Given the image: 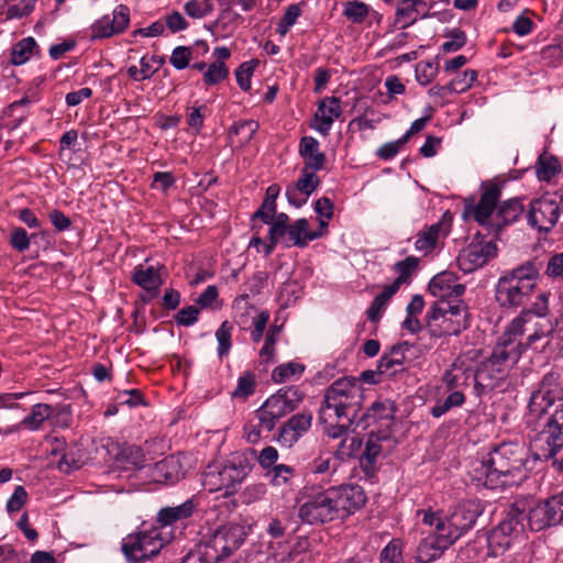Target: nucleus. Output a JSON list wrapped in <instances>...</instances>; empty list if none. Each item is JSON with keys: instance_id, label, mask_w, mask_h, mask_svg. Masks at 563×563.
Wrapping results in <instances>:
<instances>
[{"instance_id": "f257e3e1", "label": "nucleus", "mask_w": 563, "mask_h": 563, "mask_svg": "<svg viewBox=\"0 0 563 563\" xmlns=\"http://www.w3.org/2000/svg\"><path fill=\"white\" fill-rule=\"evenodd\" d=\"M551 320L534 322L533 312L522 310L506 328L493 347L490 355L482 362L475 374L478 394L494 389L504 380L509 369L517 364L526 349L534 341L554 331Z\"/></svg>"}, {"instance_id": "f03ea898", "label": "nucleus", "mask_w": 563, "mask_h": 563, "mask_svg": "<svg viewBox=\"0 0 563 563\" xmlns=\"http://www.w3.org/2000/svg\"><path fill=\"white\" fill-rule=\"evenodd\" d=\"M549 416L539 442L548 444L547 456L553 455L558 449L563 448V377L556 372L547 373L532 390L528 402V419H539Z\"/></svg>"}, {"instance_id": "7ed1b4c3", "label": "nucleus", "mask_w": 563, "mask_h": 563, "mask_svg": "<svg viewBox=\"0 0 563 563\" xmlns=\"http://www.w3.org/2000/svg\"><path fill=\"white\" fill-rule=\"evenodd\" d=\"M525 461L526 451L522 445L501 443L483 460L473 462L470 474L477 486L495 488L501 477L521 472Z\"/></svg>"}, {"instance_id": "20e7f679", "label": "nucleus", "mask_w": 563, "mask_h": 563, "mask_svg": "<svg viewBox=\"0 0 563 563\" xmlns=\"http://www.w3.org/2000/svg\"><path fill=\"white\" fill-rule=\"evenodd\" d=\"M254 449L231 453L220 466L208 465L203 473V485L210 492L224 490V496L234 495L253 468Z\"/></svg>"}, {"instance_id": "39448f33", "label": "nucleus", "mask_w": 563, "mask_h": 563, "mask_svg": "<svg viewBox=\"0 0 563 563\" xmlns=\"http://www.w3.org/2000/svg\"><path fill=\"white\" fill-rule=\"evenodd\" d=\"M363 390L354 377H342L334 380L324 391L323 405L319 411V420L336 418L356 419L363 406Z\"/></svg>"}, {"instance_id": "423d86ee", "label": "nucleus", "mask_w": 563, "mask_h": 563, "mask_svg": "<svg viewBox=\"0 0 563 563\" xmlns=\"http://www.w3.org/2000/svg\"><path fill=\"white\" fill-rule=\"evenodd\" d=\"M539 277V268L527 262L499 278L496 286V300L505 308L526 305L530 299Z\"/></svg>"}, {"instance_id": "0eeeda50", "label": "nucleus", "mask_w": 563, "mask_h": 563, "mask_svg": "<svg viewBox=\"0 0 563 563\" xmlns=\"http://www.w3.org/2000/svg\"><path fill=\"white\" fill-rule=\"evenodd\" d=\"M427 327L438 338L460 334L468 327L465 303L462 299L437 300L427 313Z\"/></svg>"}, {"instance_id": "6e6552de", "label": "nucleus", "mask_w": 563, "mask_h": 563, "mask_svg": "<svg viewBox=\"0 0 563 563\" xmlns=\"http://www.w3.org/2000/svg\"><path fill=\"white\" fill-rule=\"evenodd\" d=\"M249 528L240 522H228L201 534L199 543L218 563L233 554L244 543Z\"/></svg>"}, {"instance_id": "1a4fd4ad", "label": "nucleus", "mask_w": 563, "mask_h": 563, "mask_svg": "<svg viewBox=\"0 0 563 563\" xmlns=\"http://www.w3.org/2000/svg\"><path fill=\"white\" fill-rule=\"evenodd\" d=\"M525 519L527 516L523 511L516 507L510 508L506 517L487 534V547L492 555L503 554L523 536Z\"/></svg>"}, {"instance_id": "9d476101", "label": "nucleus", "mask_w": 563, "mask_h": 563, "mask_svg": "<svg viewBox=\"0 0 563 563\" xmlns=\"http://www.w3.org/2000/svg\"><path fill=\"white\" fill-rule=\"evenodd\" d=\"M164 538L157 527L128 536L122 542V552L130 562L148 560L159 553Z\"/></svg>"}, {"instance_id": "9b49d317", "label": "nucleus", "mask_w": 563, "mask_h": 563, "mask_svg": "<svg viewBox=\"0 0 563 563\" xmlns=\"http://www.w3.org/2000/svg\"><path fill=\"white\" fill-rule=\"evenodd\" d=\"M501 196V187L494 179L484 180L479 187V199L474 198L465 200L464 214L473 217L474 220L483 227L490 223L494 211L498 208Z\"/></svg>"}, {"instance_id": "f8f14e48", "label": "nucleus", "mask_w": 563, "mask_h": 563, "mask_svg": "<svg viewBox=\"0 0 563 563\" xmlns=\"http://www.w3.org/2000/svg\"><path fill=\"white\" fill-rule=\"evenodd\" d=\"M563 209V196L545 195L530 202L527 212L528 224L540 232H549L556 224Z\"/></svg>"}, {"instance_id": "ddd939ff", "label": "nucleus", "mask_w": 563, "mask_h": 563, "mask_svg": "<svg viewBox=\"0 0 563 563\" xmlns=\"http://www.w3.org/2000/svg\"><path fill=\"white\" fill-rule=\"evenodd\" d=\"M298 517L308 525H323L336 520L330 488L308 496L298 507Z\"/></svg>"}, {"instance_id": "4468645a", "label": "nucleus", "mask_w": 563, "mask_h": 563, "mask_svg": "<svg viewBox=\"0 0 563 563\" xmlns=\"http://www.w3.org/2000/svg\"><path fill=\"white\" fill-rule=\"evenodd\" d=\"M528 525L533 531L563 522V492L533 506L527 515Z\"/></svg>"}, {"instance_id": "2eb2a0df", "label": "nucleus", "mask_w": 563, "mask_h": 563, "mask_svg": "<svg viewBox=\"0 0 563 563\" xmlns=\"http://www.w3.org/2000/svg\"><path fill=\"white\" fill-rule=\"evenodd\" d=\"M330 495L336 519H344L361 509L366 503V496L361 486L345 485L330 487Z\"/></svg>"}, {"instance_id": "dca6fc26", "label": "nucleus", "mask_w": 563, "mask_h": 563, "mask_svg": "<svg viewBox=\"0 0 563 563\" xmlns=\"http://www.w3.org/2000/svg\"><path fill=\"white\" fill-rule=\"evenodd\" d=\"M130 23V10L126 5H118L111 15L106 14L91 25V40L107 38L125 31Z\"/></svg>"}, {"instance_id": "f3484780", "label": "nucleus", "mask_w": 563, "mask_h": 563, "mask_svg": "<svg viewBox=\"0 0 563 563\" xmlns=\"http://www.w3.org/2000/svg\"><path fill=\"white\" fill-rule=\"evenodd\" d=\"M396 408L391 400H377L372 404L367 411L360 418L364 427L377 424V433L386 431L390 434V427L395 419Z\"/></svg>"}, {"instance_id": "a211bd4d", "label": "nucleus", "mask_w": 563, "mask_h": 563, "mask_svg": "<svg viewBox=\"0 0 563 563\" xmlns=\"http://www.w3.org/2000/svg\"><path fill=\"white\" fill-rule=\"evenodd\" d=\"M312 422V416L300 412L290 417L278 430L277 442L284 448H291L307 433Z\"/></svg>"}, {"instance_id": "6ab92c4d", "label": "nucleus", "mask_w": 563, "mask_h": 563, "mask_svg": "<svg viewBox=\"0 0 563 563\" xmlns=\"http://www.w3.org/2000/svg\"><path fill=\"white\" fill-rule=\"evenodd\" d=\"M428 288L438 300L461 299L465 292V286L457 283V277L452 272H442L435 275L430 280Z\"/></svg>"}, {"instance_id": "aec40b11", "label": "nucleus", "mask_w": 563, "mask_h": 563, "mask_svg": "<svg viewBox=\"0 0 563 563\" xmlns=\"http://www.w3.org/2000/svg\"><path fill=\"white\" fill-rule=\"evenodd\" d=\"M484 506L478 499H466L459 503L450 515V526L463 532L472 529L477 518L483 514Z\"/></svg>"}, {"instance_id": "412c9836", "label": "nucleus", "mask_w": 563, "mask_h": 563, "mask_svg": "<svg viewBox=\"0 0 563 563\" xmlns=\"http://www.w3.org/2000/svg\"><path fill=\"white\" fill-rule=\"evenodd\" d=\"M342 113L340 99L336 97H325L320 100L314 114L316 124L313 128L322 135H328L335 119Z\"/></svg>"}, {"instance_id": "4be33fe9", "label": "nucleus", "mask_w": 563, "mask_h": 563, "mask_svg": "<svg viewBox=\"0 0 563 563\" xmlns=\"http://www.w3.org/2000/svg\"><path fill=\"white\" fill-rule=\"evenodd\" d=\"M70 415L69 406H51L48 404H36L32 407L31 412L24 417L19 427L35 431L41 429L44 421L54 416Z\"/></svg>"}, {"instance_id": "5701e85b", "label": "nucleus", "mask_w": 563, "mask_h": 563, "mask_svg": "<svg viewBox=\"0 0 563 563\" xmlns=\"http://www.w3.org/2000/svg\"><path fill=\"white\" fill-rule=\"evenodd\" d=\"M452 538H435L432 533L423 538L416 550L415 559L419 563H432L439 560L451 547Z\"/></svg>"}, {"instance_id": "b1692460", "label": "nucleus", "mask_w": 563, "mask_h": 563, "mask_svg": "<svg viewBox=\"0 0 563 563\" xmlns=\"http://www.w3.org/2000/svg\"><path fill=\"white\" fill-rule=\"evenodd\" d=\"M198 501L195 498H189L180 505L173 507H164L159 509L156 517V522L161 528L173 526L177 522H183L196 512Z\"/></svg>"}, {"instance_id": "393cba45", "label": "nucleus", "mask_w": 563, "mask_h": 563, "mask_svg": "<svg viewBox=\"0 0 563 563\" xmlns=\"http://www.w3.org/2000/svg\"><path fill=\"white\" fill-rule=\"evenodd\" d=\"M319 142L312 136H303L300 140V154L305 159L302 176H314V173L323 167L324 154L319 150Z\"/></svg>"}, {"instance_id": "a878e982", "label": "nucleus", "mask_w": 563, "mask_h": 563, "mask_svg": "<svg viewBox=\"0 0 563 563\" xmlns=\"http://www.w3.org/2000/svg\"><path fill=\"white\" fill-rule=\"evenodd\" d=\"M523 210V205L519 199H508L498 206L495 217L490 219V223L486 227L495 232H499L504 227L517 221Z\"/></svg>"}, {"instance_id": "bb28decb", "label": "nucleus", "mask_w": 563, "mask_h": 563, "mask_svg": "<svg viewBox=\"0 0 563 563\" xmlns=\"http://www.w3.org/2000/svg\"><path fill=\"white\" fill-rule=\"evenodd\" d=\"M150 471V475L154 482L174 483L180 477L181 465L174 455H169L152 465Z\"/></svg>"}, {"instance_id": "cd10ccee", "label": "nucleus", "mask_w": 563, "mask_h": 563, "mask_svg": "<svg viewBox=\"0 0 563 563\" xmlns=\"http://www.w3.org/2000/svg\"><path fill=\"white\" fill-rule=\"evenodd\" d=\"M445 216L437 223L431 224L423 231L419 232L415 242L417 251L430 252L435 247L437 240L441 234H446L450 224L445 222Z\"/></svg>"}, {"instance_id": "c85d7f7f", "label": "nucleus", "mask_w": 563, "mask_h": 563, "mask_svg": "<svg viewBox=\"0 0 563 563\" xmlns=\"http://www.w3.org/2000/svg\"><path fill=\"white\" fill-rule=\"evenodd\" d=\"M405 347L407 343L397 344L390 347L389 352L384 354L377 365L378 374L393 375L397 372L396 367L402 366L406 355Z\"/></svg>"}, {"instance_id": "c756f323", "label": "nucleus", "mask_w": 563, "mask_h": 563, "mask_svg": "<svg viewBox=\"0 0 563 563\" xmlns=\"http://www.w3.org/2000/svg\"><path fill=\"white\" fill-rule=\"evenodd\" d=\"M133 282L146 291H156L162 285L158 268L139 265L133 273Z\"/></svg>"}, {"instance_id": "7c9ffc66", "label": "nucleus", "mask_w": 563, "mask_h": 563, "mask_svg": "<svg viewBox=\"0 0 563 563\" xmlns=\"http://www.w3.org/2000/svg\"><path fill=\"white\" fill-rule=\"evenodd\" d=\"M397 16L406 18L408 21L405 26H408L417 21V15L420 14L422 19L429 16V8L423 0H400L396 10Z\"/></svg>"}, {"instance_id": "2f4dec72", "label": "nucleus", "mask_w": 563, "mask_h": 563, "mask_svg": "<svg viewBox=\"0 0 563 563\" xmlns=\"http://www.w3.org/2000/svg\"><path fill=\"white\" fill-rule=\"evenodd\" d=\"M308 220L298 219L288 229L289 239L294 242V245L305 247L308 242L317 240L322 236V232L308 231Z\"/></svg>"}, {"instance_id": "473e14b6", "label": "nucleus", "mask_w": 563, "mask_h": 563, "mask_svg": "<svg viewBox=\"0 0 563 563\" xmlns=\"http://www.w3.org/2000/svg\"><path fill=\"white\" fill-rule=\"evenodd\" d=\"M389 438V433L386 431H382L380 433H377L375 430H371L368 439L365 444V450L362 455V463H366V467L371 466L373 467L377 457L379 456L382 452V446L379 444V441L386 440Z\"/></svg>"}, {"instance_id": "72a5a7b5", "label": "nucleus", "mask_w": 563, "mask_h": 563, "mask_svg": "<svg viewBox=\"0 0 563 563\" xmlns=\"http://www.w3.org/2000/svg\"><path fill=\"white\" fill-rule=\"evenodd\" d=\"M34 54H38L36 41L31 36L22 38L12 47L11 63L13 65H23Z\"/></svg>"}, {"instance_id": "f704fd0d", "label": "nucleus", "mask_w": 563, "mask_h": 563, "mask_svg": "<svg viewBox=\"0 0 563 563\" xmlns=\"http://www.w3.org/2000/svg\"><path fill=\"white\" fill-rule=\"evenodd\" d=\"M318 178H299L296 188L287 190V198L291 205L299 207L308 196L317 188Z\"/></svg>"}, {"instance_id": "c9c22d12", "label": "nucleus", "mask_w": 563, "mask_h": 563, "mask_svg": "<svg viewBox=\"0 0 563 563\" xmlns=\"http://www.w3.org/2000/svg\"><path fill=\"white\" fill-rule=\"evenodd\" d=\"M308 540H298L288 551L274 553L275 563H302L307 559Z\"/></svg>"}, {"instance_id": "e433bc0d", "label": "nucleus", "mask_w": 563, "mask_h": 563, "mask_svg": "<svg viewBox=\"0 0 563 563\" xmlns=\"http://www.w3.org/2000/svg\"><path fill=\"white\" fill-rule=\"evenodd\" d=\"M465 395L461 390H454L443 400L437 402L431 408V415L434 418H440L450 411L452 408L462 407L465 402Z\"/></svg>"}, {"instance_id": "4c0bfd02", "label": "nucleus", "mask_w": 563, "mask_h": 563, "mask_svg": "<svg viewBox=\"0 0 563 563\" xmlns=\"http://www.w3.org/2000/svg\"><path fill=\"white\" fill-rule=\"evenodd\" d=\"M302 5H305L303 2L292 3L285 9V12L276 27V32L280 36H285L289 32L290 27L296 24L298 18L302 13Z\"/></svg>"}, {"instance_id": "58836bf2", "label": "nucleus", "mask_w": 563, "mask_h": 563, "mask_svg": "<svg viewBox=\"0 0 563 563\" xmlns=\"http://www.w3.org/2000/svg\"><path fill=\"white\" fill-rule=\"evenodd\" d=\"M256 379L252 372H244L238 379L235 389L231 393L234 399L245 400L255 393Z\"/></svg>"}, {"instance_id": "ea45409f", "label": "nucleus", "mask_w": 563, "mask_h": 563, "mask_svg": "<svg viewBox=\"0 0 563 563\" xmlns=\"http://www.w3.org/2000/svg\"><path fill=\"white\" fill-rule=\"evenodd\" d=\"M258 130V123L254 120H244L236 122L229 132L230 137L235 135L239 137V145L247 144L256 131Z\"/></svg>"}, {"instance_id": "a19ab883", "label": "nucleus", "mask_w": 563, "mask_h": 563, "mask_svg": "<svg viewBox=\"0 0 563 563\" xmlns=\"http://www.w3.org/2000/svg\"><path fill=\"white\" fill-rule=\"evenodd\" d=\"M536 173L537 176H555L561 173V164L554 155L543 152L538 157Z\"/></svg>"}, {"instance_id": "79ce46f5", "label": "nucleus", "mask_w": 563, "mask_h": 563, "mask_svg": "<svg viewBox=\"0 0 563 563\" xmlns=\"http://www.w3.org/2000/svg\"><path fill=\"white\" fill-rule=\"evenodd\" d=\"M295 468L290 465L278 464L266 473V476H271L269 483L274 487H282L290 484V481L295 476Z\"/></svg>"}, {"instance_id": "37998d69", "label": "nucleus", "mask_w": 563, "mask_h": 563, "mask_svg": "<svg viewBox=\"0 0 563 563\" xmlns=\"http://www.w3.org/2000/svg\"><path fill=\"white\" fill-rule=\"evenodd\" d=\"M319 421L324 426V432L328 434V437L338 439L346 433L355 419L336 418V416H333L330 420Z\"/></svg>"}, {"instance_id": "c03bdc74", "label": "nucleus", "mask_w": 563, "mask_h": 563, "mask_svg": "<svg viewBox=\"0 0 563 563\" xmlns=\"http://www.w3.org/2000/svg\"><path fill=\"white\" fill-rule=\"evenodd\" d=\"M233 325L229 321H223L216 331V339L218 341V355L220 358L227 356L230 353L232 343Z\"/></svg>"}, {"instance_id": "a18cd8bd", "label": "nucleus", "mask_w": 563, "mask_h": 563, "mask_svg": "<svg viewBox=\"0 0 563 563\" xmlns=\"http://www.w3.org/2000/svg\"><path fill=\"white\" fill-rule=\"evenodd\" d=\"M213 10L212 0H189L184 4L185 13L192 19H203Z\"/></svg>"}, {"instance_id": "49530a36", "label": "nucleus", "mask_w": 563, "mask_h": 563, "mask_svg": "<svg viewBox=\"0 0 563 563\" xmlns=\"http://www.w3.org/2000/svg\"><path fill=\"white\" fill-rule=\"evenodd\" d=\"M343 9V15L352 23H362L369 13V7L360 1H346Z\"/></svg>"}, {"instance_id": "de8ad7c7", "label": "nucleus", "mask_w": 563, "mask_h": 563, "mask_svg": "<svg viewBox=\"0 0 563 563\" xmlns=\"http://www.w3.org/2000/svg\"><path fill=\"white\" fill-rule=\"evenodd\" d=\"M439 63L432 60H421L416 66V79L422 85H429L438 75Z\"/></svg>"}, {"instance_id": "09e8293b", "label": "nucleus", "mask_w": 563, "mask_h": 563, "mask_svg": "<svg viewBox=\"0 0 563 563\" xmlns=\"http://www.w3.org/2000/svg\"><path fill=\"white\" fill-rule=\"evenodd\" d=\"M308 474L325 475L335 472L336 467L330 454H320L308 464Z\"/></svg>"}, {"instance_id": "8fccbe9b", "label": "nucleus", "mask_w": 563, "mask_h": 563, "mask_svg": "<svg viewBox=\"0 0 563 563\" xmlns=\"http://www.w3.org/2000/svg\"><path fill=\"white\" fill-rule=\"evenodd\" d=\"M362 448V440L357 437H345L335 450L339 460L344 461L354 456Z\"/></svg>"}, {"instance_id": "3c124183", "label": "nucleus", "mask_w": 563, "mask_h": 563, "mask_svg": "<svg viewBox=\"0 0 563 563\" xmlns=\"http://www.w3.org/2000/svg\"><path fill=\"white\" fill-rule=\"evenodd\" d=\"M303 371V365L289 362L277 366L272 373V378L275 383H284L292 376L300 375Z\"/></svg>"}, {"instance_id": "603ef678", "label": "nucleus", "mask_w": 563, "mask_h": 563, "mask_svg": "<svg viewBox=\"0 0 563 563\" xmlns=\"http://www.w3.org/2000/svg\"><path fill=\"white\" fill-rule=\"evenodd\" d=\"M419 260L415 256H408L404 261L397 262L394 265V269L398 273V277L395 279L400 285L408 282L412 273L418 267Z\"/></svg>"}, {"instance_id": "864d4df0", "label": "nucleus", "mask_w": 563, "mask_h": 563, "mask_svg": "<svg viewBox=\"0 0 563 563\" xmlns=\"http://www.w3.org/2000/svg\"><path fill=\"white\" fill-rule=\"evenodd\" d=\"M229 75V69L223 62H214L203 73V81L206 85H217Z\"/></svg>"}, {"instance_id": "5fc2aeb1", "label": "nucleus", "mask_w": 563, "mask_h": 563, "mask_svg": "<svg viewBox=\"0 0 563 563\" xmlns=\"http://www.w3.org/2000/svg\"><path fill=\"white\" fill-rule=\"evenodd\" d=\"M266 494L267 487L264 483H253L243 489L241 500L245 505H251L262 500Z\"/></svg>"}, {"instance_id": "6e6d98bb", "label": "nucleus", "mask_w": 563, "mask_h": 563, "mask_svg": "<svg viewBox=\"0 0 563 563\" xmlns=\"http://www.w3.org/2000/svg\"><path fill=\"white\" fill-rule=\"evenodd\" d=\"M192 47L190 46H177L173 49L169 63L175 67L177 70L185 69L189 66V63L192 58Z\"/></svg>"}, {"instance_id": "4d7b16f0", "label": "nucleus", "mask_w": 563, "mask_h": 563, "mask_svg": "<svg viewBox=\"0 0 563 563\" xmlns=\"http://www.w3.org/2000/svg\"><path fill=\"white\" fill-rule=\"evenodd\" d=\"M477 79V71L466 69L450 81V88L453 92H464L470 89Z\"/></svg>"}, {"instance_id": "13d9d810", "label": "nucleus", "mask_w": 563, "mask_h": 563, "mask_svg": "<svg viewBox=\"0 0 563 563\" xmlns=\"http://www.w3.org/2000/svg\"><path fill=\"white\" fill-rule=\"evenodd\" d=\"M380 563H401L402 549L400 541L397 539L391 540L380 552Z\"/></svg>"}, {"instance_id": "bf43d9fd", "label": "nucleus", "mask_w": 563, "mask_h": 563, "mask_svg": "<svg viewBox=\"0 0 563 563\" xmlns=\"http://www.w3.org/2000/svg\"><path fill=\"white\" fill-rule=\"evenodd\" d=\"M279 332H280L279 327L271 325L266 333L265 343L260 351V355L265 362H269L274 356L275 343H276L277 335L279 334Z\"/></svg>"}, {"instance_id": "052dcab7", "label": "nucleus", "mask_w": 563, "mask_h": 563, "mask_svg": "<svg viewBox=\"0 0 563 563\" xmlns=\"http://www.w3.org/2000/svg\"><path fill=\"white\" fill-rule=\"evenodd\" d=\"M254 457H256L260 466L267 473L269 470L277 465L276 462L278 461L279 453L276 448L268 445L265 446L258 453V455H255Z\"/></svg>"}, {"instance_id": "680f3d73", "label": "nucleus", "mask_w": 563, "mask_h": 563, "mask_svg": "<svg viewBox=\"0 0 563 563\" xmlns=\"http://www.w3.org/2000/svg\"><path fill=\"white\" fill-rule=\"evenodd\" d=\"M276 394L280 396L282 400L290 409L291 412L298 408L303 398L302 393L297 387L283 388L279 389Z\"/></svg>"}, {"instance_id": "e2e57ef3", "label": "nucleus", "mask_w": 563, "mask_h": 563, "mask_svg": "<svg viewBox=\"0 0 563 563\" xmlns=\"http://www.w3.org/2000/svg\"><path fill=\"white\" fill-rule=\"evenodd\" d=\"M464 532L461 529L450 526V518H445L444 521H438L437 531L432 533L435 538H452L451 545L461 538Z\"/></svg>"}, {"instance_id": "0e129e2a", "label": "nucleus", "mask_w": 563, "mask_h": 563, "mask_svg": "<svg viewBox=\"0 0 563 563\" xmlns=\"http://www.w3.org/2000/svg\"><path fill=\"white\" fill-rule=\"evenodd\" d=\"M263 406L268 409L277 419H282L286 415L290 413V409L285 405L282 400L280 396L274 394L269 396L263 404Z\"/></svg>"}, {"instance_id": "69168bd1", "label": "nucleus", "mask_w": 563, "mask_h": 563, "mask_svg": "<svg viewBox=\"0 0 563 563\" xmlns=\"http://www.w3.org/2000/svg\"><path fill=\"white\" fill-rule=\"evenodd\" d=\"M288 528V516L287 514H284V517H273L271 518L266 532L269 537L277 539L282 538L286 534V530Z\"/></svg>"}, {"instance_id": "338daca9", "label": "nucleus", "mask_w": 563, "mask_h": 563, "mask_svg": "<svg viewBox=\"0 0 563 563\" xmlns=\"http://www.w3.org/2000/svg\"><path fill=\"white\" fill-rule=\"evenodd\" d=\"M446 36L450 40L442 44V51L445 53L459 51L466 43V35L460 29L452 30Z\"/></svg>"}, {"instance_id": "774afa93", "label": "nucleus", "mask_w": 563, "mask_h": 563, "mask_svg": "<svg viewBox=\"0 0 563 563\" xmlns=\"http://www.w3.org/2000/svg\"><path fill=\"white\" fill-rule=\"evenodd\" d=\"M181 563H216L203 547L198 543L183 560Z\"/></svg>"}]
</instances>
